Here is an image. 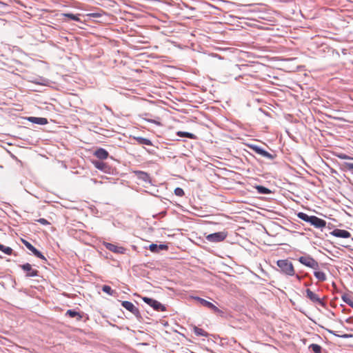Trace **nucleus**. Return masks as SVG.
I'll list each match as a JSON object with an SVG mask.
<instances>
[{
	"mask_svg": "<svg viewBox=\"0 0 353 353\" xmlns=\"http://www.w3.org/2000/svg\"><path fill=\"white\" fill-rule=\"evenodd\" d=\"M297 216L300 219L309 223L311 225L318 229H323L326 226V221L324 219L319 218L314 215L309 216L308 214L300 212L297 213Z\"/></svg>",
	"mask_w": 353,
	"mask_h": 353,
	"instance_id": "obj_1",
	"label": "nucleus"
},
{
	"mask_svg": "<svg viewBox=\"0 0 353 353\" xmlns=\"http://www.w3.org/2000/svg\"><path fill=\"white\" fill-rule=\"evenodd\" d=\"M276 265L279 268V271L281 274L290 276L295 275L294 265L288 259L278 260Z\"/></svg>",
	"mask_w": 353,
	"mask_h": 353,
	"instance_id": "obj_2",
	"label": "nucleus"
},
{
	"mask_svg": "<svg viewBox=\"0 0 353 353\" xmlns=\"http://www.w3.org/2000/svg\"><path fill=\"white\" fill-rule=\"evenodd\" d=\"M298 261L303 265L312 268L314 270H317L319 269V265L317 261H316L313 257H312L310 254H305L304 256H300L298 259Z\"/></svg>",
	"mask_w": 353,
	"mask_h": 353,
	"instance_id": "obj_3",
	"label": "nucleus"
},
{
	"mask_svg": "<svg viewBox=\"0 0 353 353\" xmlns=\"http://www.w3.org/2000/svg\"><path fill=\"white\" fill-rule=\"evenodd\" d=\"M92 163L97 169L103 172L104 173L113 174L116 172V168L114 167H112L102 161L93 160Z\"/></svg>",
	"mask_w": 353,
	"mask_h": 353,
	"instance_id": "obj_4",
	"label": "nucleus"
},
{
	"mask_svg": "<svg viewBox=\"0 0 353 353\" xmlns=\"http://www.w3.org/2000/svg\"><path fill=\"white\" fill-rule=\"evenodd\" d=\"M248 147L255 153L268 159L274 160L276 157V154L274 152H273V153H270L259 145L250 144L248 145Z\"/></svg>",
	"mask_w": 353,
	"mask_h": 353,
	"instance_id": "obj_5",
	"label": "nucleus"
},
{
	"mask_svg": "<svg viewBox=\"0 0 353 353\" xmlns=\"http://www.w3.org/2000/svg\"><path fill=\"white\" fill-rule=\"evenodd\" d=\"M121 305L134 314L138 321H141L143 319L139 310L132 302L123 301H121Z\"/></svg>",
	"mask_w": 353,
	"mask_h": 353,
	"instance_id": "obj_6",
	"label": "nucleus"
},
{
	"mask_svg": "<svg viewBox=\"0 0 353 353\" xmlns=\"http://www.w3.org/2000/svg\"><path fill=\"white\" fill-rule=\"evenodd\" d=\"M305 296L313 303L318 304L323 307H326V303L319 297L318 294L312 292L310 289L307 288L305 290Z\"/></svg>",
	"mask_w": 353,
	"mask_h": 353,
	"instance_id": "obj_7",
	"label": "nucleus"
},
{
	"mask_svg": "<svg viewBox=\"0 0 353 353\" xmlns=\"http://www.w3.org/2000/svg\"><path fill=\"white\" fill-rule=\"evenodd\" d=\"M19 268L23 270L26 277H35L39 276V270L33 268L32 265L29 263L19 265Z\"/></svg>",
	"mask_w": 353,
	"mask_h": 353,
	"instance_id": "obj_8",
	"label": "nucleus"
},
{
	"mask_svg": "<svg viewBox=\"0 0 353 353\" xmlns=\"http://www.w3.org/2000/svg\"><path fill=\"white\" fill-rule=\"evenodd\" d=\"M142 299L145 303L151 306L154 310L157 312L166 311L165 306L155 299L147 296L143 297Z\"/></svg>",
	"mask_w": 353,
	"mask_h": 353,
	"instance_id": "obj_9",
	"label": "nucleus"
},
{
	"mask_svg": "<svg viewBox=\"0 0 353 353\" xmlns=\"http://www.w3.org/2000/svg\"><path fill=\"white\" fill-rule=\"evenodd\" d=\"M228 236V232L225 231L214 232L206 236V239L212 243H219L223 241Z\"/></svg>",
	"mask_w": 353,
	"mask_h": 353,
	"instance_id": "obj_10",
	"label": "nucleus"
},
{
	"mask_svg": "<svg viewBox=\"0 0 353 353\" xmlns=\"http://www.w3.org/2000/svg\"><path fill=\"white\" fill-rule=\"evenodd\" d=\"M65 316H68L70 318H74L77 321H82L83 319L85 317L83 321L85 322L89 319L88 314H85L83 312H78L76 310H68L65 314Z\"/></svg>",
	"mask_w": 353,
	"mask_h": 353,
	"instance_id": "obj_11",
	"label": "nucleus"
},
{
	"mask_svg": "<svg viewBox=\"0 0 353 353\" xmlns=\"http://www.w3.org/2000/svg\"><path fill=\"white\" fill-rule=\"evenodd\" d=\"M23 244L37 258L47 261L45 256L37 248H35L30 242L25 239H21Z\"/></svg>",
	"mask_w": 353,
	"mask_h": 353,
	"instance_id": "obj_12",
	"label": "nucleus"
},
{
	"mask_svg": "<svg viewBox=\"0 0 353 353\" xmlns=\"http://www.w3.org/2000/svg\"><path fill=\"white\" fill-rule=\"evenodd\" d=\"M236 68L243 72V75H250L252 72H256L254 70L255 64L254 63H248L245 64L236 65Z\"/></svg>",
	"mask_w": 353,
	"mask_h": 353,
	"instance_id": "obj_13",
	"label": "nucleus"
},
{
	"mask_svg": "<svg viewBox=\"0 0 353 353\" xmlns=\"http://www.w3.org/2000/svg\"><path fill=\"white\" fill-rule=\"evenodd\" d=\"M103 245L107 250L116 254H125V252L127 251L126 248L121 246H117L111 243L103 242Z\"/></svg>",
	"mask_w": 353,
	"mask_h": 353,
	"instance_id": "obj_14",
	"label": "nucleus"
},
{
	"mask_svg": "<svg viewBox=\"0 0 353 353\" xmlns=\"http://www.w3.org/2000/svg\"><path fill=\"white\" fill-rule=\"evenodd\" d=\"M330 234L334 236L343 239H347L351 236V234L350 232L341 229H334L333 231L330 232Z\"/></svg>",
	"mask_w": 353,
	"mask_h": 353,
	"instance_id": "obj_15",
	"label": "nucleus"
},
{
	"mask_svg": "<svg viewBox=\"0 0 353 353\" xmlns=\"http://www.w3.org/2000/svg\"><path fill=\"white\" fill-rule=\"evenodd\" d=\"M133 173L138 179L141 180L145 183H151V178L148 172L141 170H134L133 171Z\"/></svg>",
	"mask_w": 353,
	"mask_h": 353,
	"instance_id": "obj_16",
	"label": "nucleus"
},
{
	"mask_svg": "<svg viewBox=\"0 0 353 353\" xmlns=\"http://www.w3.org/2000/svg\"><path fill=\"white\" fill-rule=\"evenodd\" d=\"M194 299L196 300L199 303H200L202 306L205 307L210 310H211L213 312L216 310V306L214 305L212 303L199 296L194 297Z\"/></svg>",
	"mask_w": 353,
	"mask_h": 353,
	"instance_id": "obj_17",
	"label": "nucleus"
},
{
	"mask_svg": "<svg viewBox=\"0 0 353 353\" xmlns=\"http://www.w3.org/2000/svg\"><path fill=\"white\" fill-rule=\"evenodd\" d=\"M94 155L99 159V161L106 159L109 157L108 152L104 148H100L94 152Z\"/></svg>",
	"mask_w": 353,
	"mask_h": 353,
	"instance_id": "obj_18",
	"label": "nucleus"
},
{
	"mask_svg": "<svg viewBox=\"0 0 353 353\" xmlns=\"http://www.w3.org/2000/svg\"><path fill=\"white\" fill-rule=\"evenodd\" d=\"M27 119L31 123L39 125H46L48 123V119L43 117H30Z\"/></svg>",
	"mask_w": 353,
	"mask_h": 353,
	"instance_id": "obj_19",
	"label": "nucleus"
},
{
	"mask_svg": "<svg viewBox=\"0 0 353 353\" xmlns=\"http://www.w3.org/2000/svg\"><path fill=\"white\" fill-rule=\"evenodd\" d=\"M134 140H135L138 144L139 145H152V142L146 138L141 137H134Z\"/></svg>",
	"mask_w": 353,
	"mask_h": 353,
	"instance_id": "obj_20",
	"label": "nucleus"
},
{
	"mask_svg": "<svg viewBox=\"0 0 353 353\" xmlns=\"http://www.w3.org/2000/svg\"><path fill=\"white\" fill-rule=\"evenodd\" d=\"M309 349L314 353H326V350L323 349L322 347L318 344L312 343L310 345Z\"/></svg>",
	"mask_w": 353,
	"mask_h": 353,
	"instance_id": "obj_21",
	"label": "nucleus"
},
{
	"mask_svg": "<svg viewBox=\"0 0 353 353\" xmlns=\"http://www.w3.org/2000/svg\"><path fill=\"white\" fill-rule=\"evenodd\" d=\"M214 313L216 314V315L219 316L220 317L225 319H228L230 317H231V315L230 314V313L228 311L221 310L219 308H218L217 307H216V310H214Z\"/></svg>",
	"mask_w": 353,
	"mask_h": 353,
	"instance_id": "obj_22",
	"label": "nucleus"
},
{
	"mask_svg": "<svg viewBox=\"0 0 353 353\" xmlns=\"http://www.w3.org/2000/svg\"><path fill=\"white\" fill-rule=\"evenodd\" d=\"M193 332L196 336H201L205 337L209 336V334L206 331H205L203 329L198 327L196 325L193 327Z\"/></svg>",
	"mask_w": 353,
	"mask_h": 353,
	"instance_id": "obj_23",
	"label": "nucleus"
},
{
	"mask_svg": "<svg viewBox=\"0 0 353 353\" xmlns=\"http://www.w3.org/2000/svg\"><path fill=\"white\" fill-rule=\"evenodd\" d=\"M176 135L179 137H185L190 139H195L196 138L195 134L188 132L179 131L176 132Z\"/></svg>",
	"mask_w": 353,
	"mask_h": 353,
	"instance_id": "obj_24",
	"label": "nucleus"
},
{
	"mask_svg": "<svg viewBox=\"0 0 353 353\" xmlns=\"http://www.w3.org/2000/svg\"><path fill=\"white\" fill-rule=\"evenodd\" d=\"M314 275L321 282H323L327 279V276L325 272L322 271H318V270L314 272Z\"/></svg>",
	"mask_w": 353,
	"mask_h": 353,
	"instance_id": "obj_25",
	"label": "nucleus"
},
{
	"mask_svg": "<svg viewBox=\"0 0 353 353\" xmlns=\"http://www.w3.org/2000/svg\"><path fill=\"white\" fill-rule=\"evenodd\" d=\"M102 291L109 295L116 296L117 292L116 290H112V288L109 285H104L102 286Z\"/></svg>",
	"mask_w": 353,
	"mask_h": 353,
	"instance_id": "obj_26",
	"label": "nucleus"
},
{
	"mask_svg": "<svg viewBox=\"0 0 353 353\" xmlns=\"http://www.w3.org/2000/svg\"><path fill=\"white\" fill-rule=\"evenodd\" d=\"M256 189L259 194H270L272 192L270 189L268 188L263 186V185H257L256 186Z\"/></svg>",
	"mask_w": 353,
	"mask_h": 353,
	"instance_id": "obj_27",
	"label": "nucleus"
},
{
	"mask_svg": "<svg viewBox=\"0 0 353 353\" xmlns=\"http://www.w3.org/2000/svg\"><path fill=\"white\" fill-rule=\"evenodd\" d=\"M0 250L8 255H12L14 254L13 250L11 248L5 246L1 243H0Z\"/></svg>",
	"mask_w": 353,
	"mask_h": 353,
	"instance_id": "obj_28",
	"label": "nucleus"
},
{
	"mask_svg": "<svg viewBox=\"0 0 353 353\" xmlns=\"http://www.w3.org/2000/svg\"><path fill=\"white\" fill-rule=\"evenodd\" d=\"M341 298H342V300L345 303H347L350 307H353V301L352 300L351 297L348 294H344L343 295H342Z\"/></svg>",
	"mask_w": 353,
	"mask_h": 353,
	"instance_id": "obj_29",
	"label": "nucleus"
},
{
	"mask_svg": "<svg viewBox=\"0 0 353 353\" xmlns=\"http://www.w3.org/2000/svg\"><path fill=\"white\" fill-rule=\"evenodd\" d=\"M328 332L331 334H332L333 335L336 336H338V337H341V338H343V339H347V338H351L353 336L352 334H336V332L334 331H332V330H328Z\"/></svg>",
	"mask_w": 353,
	"mask_h": 353,
	"instance_id": "obj_30",
	"label": "nucleus"
},
{
	"mask_svg": "<svg viewBox=\"0 0 353 353\" xmlns=\"http://www.w3.org/2000/svg\"><path fill=\"white\" fill-rule=\"evenodd\" d=\"M64 16L66 17L67 18L71 19V20H73V21H79V17L77 15H76V14H72V13H67V14H65Z\"/></svg>",
	"mask_w": 353,
	"mask_h": 353,
	"instance_id": "obj_31",
	"label": "nucleus"
},
{
	"mask_svg": "<svg viewBox=\"0 0 353 353\" xmlns=\"http://www.w3.org/2000/svg\"><path fill=\"white\" fill-rule=\"evenodd\" d=\"M174 194L178 196H183L185 195L184 190L181 188H176L174 190Z\"/></svg>",
	"mask_w": 353,
	"mask_h": 353,
	"instance_id": "obj_32",
	"label": "nucleus"
},
{
	"mask_svg": "<svg viewBox=\"0 0 353 353\" xmlns=\"http://www.w3.org/2000/svg\"><path fill=\"white\" fill-rule=\"evenodd\" d=\"M149 249L152 252H154V253L159 252L157 244H154V243L150 244L149 246Z\"/></svg>",
	"mask_w": 353,
	"mask_h": 353,
	"instance_id": "obj_33",
	"label": "nucleus"
},
{
	"mask_svg": "<svg viewBox=\"0 0 353 353\" xmlns=\"http://www.w3.org/2000/svg\"><path fill=\"white\" fill-rule=\"evenodd\" d=\"M37 221L43 225H48L50 224V223L48 220L43 218H40L37 219Z\"/></svg>",
	"mask_w": 353,
	"mask_h": 353,
	"instance_id": "obj_34",
	"label": "nucleus"
},
{
	"mask_svg": "<svg viewBox=\"0 0 353 353\" xmlns=\"http://www.w3.org/2000/svg\"><path fill=\"white\" fill-rule=\"evenodd\" d=\"M296 279L299 281H301L303 277H307V276H310V274L308 273H305L303 276H300L299 274H296L295 273V275H294Z\"/></svg>",
	"mask_w": 353,
	"mask_h": 353,
	"instance_id": "obj_35",
	"label": "nucleus"
},
{
	"mask_svg": "<svg viewBox=\"0 0 353 353\" xmlns=\"http://www.w3.org/2000/svg\"><path fill=\"white\" fill-rule=\"evenodd\" d=\"M344 167L348 170H353V163L345 162Z\"/></svg>",
	"mask_w": 353,
	"mask_h": 353,
	"instance_id": "obj_36",
	"label": "nucleus"
},
{
	"mask_svg": "<svg viewBox=\"0 0 353 353\" xmlns=\"http://www.w3.org/2000/svg\"><path fill=\"white\" fill-rule=\"evenodd\" d=\"M168 250V245L166 244H160L158 245V250L159 252L160 250Z\"/></svg>",
	"mask_w": 353,
	"mask_h": 353,
	"instance_id": "obj_37",
	"label": "nucleus"
},
{
	"mask_svg": "<svg viewBox=\"0 0 353 353\" xmlns=\"http://www.w3.org/2000/svg\"><path fill=\"white\" fill-rule=\"evenodd\" d=\"M147 121L150 122V123H154L157 125H161V123L160 121H156L154 119H148V118H144Z\"/></svg>",
	"mask_w": 353,
	"mask_h": 353,
	"instance_id": "obj_38",
	"label": "nucleus"
},
{
	"mask_svg": "<svg viewBox=\"0 0 353 353\" xmlns=\"http://www.w3.org/2000/svg\"><path fill=\"white\" fill-rule=\"evenodd\" d=\"M339 157L341 159H352L350 157H349L345 154H342L339 155Z\"/></svg>",
	"mask_w": 353,
	"mask_h": 353,
	"instance_id": "obj_39",
	"label": "nucleus"
},
{
	"mask_svg": "<svg viewBox=\"0 0 353 353\" xmlns=\"http://www.w3.org/2000/svg\"><path fill=\"white\" fill-rule=\"evenodd\" d=\"M92 17H99L101 16V14L99 13H92L90 14Z\"/></svg>",
	"mask_w": 353,
	"mask_h": 353,
	"instance_id": "obj_40",
	"label": "nucleus"
},
{
	"mask_svg": "<svg viewBox=\"0 0 353 353\" xmlns=\"http://www.w3.org/2000/svg\"><path fill=\"white\" fill-rule=\"evenodd\" d=\"M312 285V282H307L304 283V285L307 287Z\"/></svg>",
	"mask_w": 353,
	"mask_h": 353,
	"instance_id": "obj_41",
	"label": "nucleus"
},
{
	"mask_svg": "<svg viewBox=\"0 0 353 353\" xmlns=\"http://www.w3.org/2000/svg\"><path fill=\"white\" fill-rule=\"evenodd\" d=\"M150 114L149 113H145V117H148V116H150Z\"/></svg>",
	"mask_w": 353,
	"mask_h": 353,
	"instance_id": "obj_42",
	"label": "nucleus"
},
{
	"mask_svg": "<svg viewBox=\"0 0 353 353\" xmlns=\"http://www.w3.org/2000/svg\"><path fill=\"white\" fill-rule=\"evenodd\" d=\"M148 152L149 153H150V154H154V152H151V151H150V150H148Z\"/></svg>",
	"mask_w": 353,
	"mask_h": 353,
	"instance_id": "obj_43",
	"label": "nucleus"
},
{
	"mask_svg": "<svg viewBox=\"0 0 353 353\" xmlns=\"http://www.w3.org/2000/svg\"><path fill=\"white\" fill-rule=\"evenodd\" d=\"M346 322L350 323V319H347L346 320Z\"/></svg>",
	"mask_w": 353,
	"mask_h": 353,
	"instance_id": "obj_44",
	"label": "nucleus"
},
{
	"mask_svg": "<svg viewBox=\"0 0 353 353\" xmlns=\"http://www.w3.org/2000/svg\"><path fill=\"white\" fill-rule=\"evenodd\" d=\"M353 308V307H352Z\"/></svg>",
	"mask_w": 353,
	"mask_h": 353,
	"instance_id": "obj_45",
	"label": "nucleus"
}]
</instances>
